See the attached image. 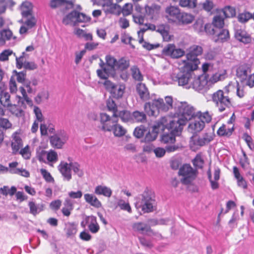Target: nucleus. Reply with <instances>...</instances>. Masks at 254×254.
Here are the masks:
<instances>
[{
	"label": "nucleus",
	"instance_id": "nucleus-11",
	"mask_svg": "<svg viewBox=\"0 0 254 254\" xmlns=\"http://www.w3.org/2000/svg\"><path fill=\"white\" fill-rule=\"evenodd\" d=\"M67 139L66 134L62 131L49 137L51 145L53 147L57 149H61Z\"/></svg>",
	"mask_w": 254,
	"mask_h": 254
},
{
	"label": "nucleus",
	"instance_id": "nucleus-13",
	"mask_svg": "<svg viewBox=\"0 0 254 254\" xmlns=\"http://www.w3.org/2000/svg\"><path fill=\"white\" fill-rule=\"evenodd\" d=\"M162 53L173 59H178L183 56L185 52L181 49L176 48L174 44H169L163 49Z\"/></svg>",
	"mask_w": 254,
	"mask_h": 254
},
{
	"label": "nucleus",
	"instance_id": "nucleus-19",
	"mask_svg": "<svg viewBox=\"0 0 254 254\" xmlns=\"http://www.w3.org/2000/svg\"><path fill=\"white\" fill-rule=\"evenodd\" d=\"M213 139L211 133H205L193 139V144L198 146H202L208 144Z\"/></svg>",
	"mask_w": 254,
	"mask_h": 254
},
{
	"label": "nucleus",
	"instance_id": "nucleus-58",
	"mask_svg": "<svg viewBox=\"0 0 254 254\" xmlns=\"http://www.w3.org/2000/svg\"><path fill=\"white\" fill-rule=\"evenodd\" d=\"M25 18L26 19L24 21V24L26 25L28 28H32L36 25L37 20L34 16H31L29 17Z\"/></svg>",
	"mask_w": 254,
	"mask_h": 254
},
{
	"label": "nucleus",
	"instance_id": "nucleus-20",
	"mask_svg": "<svg viewBox=\"0 0 254 254\" xmlns=\"http://www.w3.org/2000/svg\"><path fill=\"white\" fill-rule=\"evenodd\" d=\"M135 89L137 93L142 100L146 101L149 99V92L145 84L142 83H137L136 85Z\"/></svg>",
	"mask_w": 254,
	"mask_h": 254
},
{
	"label": "nucleus",
	"instance_id": "nucleus-1",
	"mask_svg": "<svg viewBox=\"0 0 254 254\" xmlns=\"http://www.w3.org/2000/svg\"><path fill=\"white\" fill-rule=\"evenodd\" d=\"M174 108L179 117L172 120V125L179 127L178 131V132H179L181 127H183L188 121L196 116L195 109L186 102H178L175 103Z\"/></svg>",
	"mask_w": 254,
	"mask_h": 254
},
{
	"label": "nucleus",
	"instance_id": "nucleus-55",
	"mask_svg": "<svg viewBox=\"0 0 254 254\" xmlns=\"http://www.w3.org/2000/svg\"><path fill=\"white\" fill-rule=\"evenodd\" d=\"M58 160V156L57 153L53 150L51 149L48 152L46 161L55 163Z\"/></svg>",
	"mask_w": 254,
	"mask_h": 254
},
{
	"label": "nucleus",
	"instance_id": "nucleus-10",
	"mask_svg": "<svg viewBox=\"0 0 254 254\" xmlns=\"http://www.w3.org/2000/svg\"><path fill=\"white\" fill-rule=\"evenodd\" d=\"M179 174L183 177L181 182L185 184L190 183L195 178L194 171L189 164H185L181 167Z\"/></svg>",
	"mask_w": 254,
	"mask_h": 254
},
{
	"label": "nucleus",
	"instance_id": "nucleus-59",
	"mask_svg": "<svg viewBox=\"0 0 254 254\" xmlns=\"http://www.w3.org/2000/svg\"><path fill=\"white\" fill-rule=\"evenodd\" d=\"M9 172L11 174H20L25 177H28L30 175L29 172L23 169H11Z\"/></svg>",
	"mask_w": 254,
	"mask_h": 254
},
{
	"label": "nucleus",
	"instance_id": "nucleus-50",
	"mask_svg": "<svg viewBox=\"0 0 254 254\" xmlns=\"http://www.w3.org/2000/svg\"><path fill=\"white\" fill-rule=\"evenodd\" d=\"M204 161L201 154H197L192 160V163L194 167L201 169L203 166Z\"/></svg>",
	"mask_w": 254,
	"mask_h": 254
},
{
	"label": "nucleus",
	"instance_id": "nucleus-37",
	"mask_svg": "<svg viewBox=\"0 0 254 254\" xmlns=\"http://www.w3.org/2000/svg\"><path fill=\"white\" fill-rule=\"evenodd\" d=\"M156 31L161 35L164 41H169L171 39V35L164 25L158 26Z\"/></svg>",
	"mask_w": 254,
	"mask_h": 254
},
{
	"label": "nucleus",
	"instance_id": "nucleus-51",
	"mask_svg": "<svg viewBox=\"0 0 254 254\" xmlns=\"http://www.w3.org/2000/svg\"><path fill=\"white\" fill-rule=\"evenodd\" d=\"M130 70L132 73V76L133 78L139 81H141L143 80V76L142 75L139 68L136 66H132Z\"/></svg>",
	"mask_w": 254,
	"mask_h": 254
},
{
	"label": "nucleus",
	"instance_id": "nucleus-52",
	"mask_svg": "<svg viewBox=\"0 0 254 254\" xmlns=\"http://www.w3.org/2000/svg\"><path fill=\"white\" fill-rule=\"evenodd\" d=\"M0 102L4 106H9L10 103V95L7 92H2L0 96Z\"/></svg>",
	"mask_w": 254,
	"mask_h": 254
},
{
	"label": "nucleus",
	"instance_id": "nucleus-54",
	"mask_svg": "<svg viewBox=\"0 0 254 254\" xmlns=\"http://www.w3.org/2000/svg\"><path fill=\"white\" fill-rule=\"evenodd\" d=\"M199 6H201L202 8L207 12L211 11L214 7V4L212 0H205V1L199 4Z\"/></svg>",
	"mask_w": 254,
	"mask_h": 254
},
{
	"label": "nucleus",
	"instance_id": "nucleus-62",
	"mask_svg": "<svg viewBox=\"0 0 254 254\" xmlns=\"http://www.w3.org/2000/svg\"><path fill=\"white\" fill-rule=\"evenodd\" d=\"M13 72L15 73L16 80L18 82L23 83L25 82L26 76V71L25 70L21 72H17L16 70H14Z\"/></svg>",
	"mask_w": 254,
	"mask_h": 254
},
{
	"label": "nucleus",
	"instance_id": "nucleus-2",
	"mask_svg": "<svg viewBox=\"0 0 254 254\" xmlns=\"http://www.w3.org/2000/svg\"><path fill=\"white\" fill-rule=\"evenodd\" d=\"M196 69L193 66L185 63L177 72L172 73L171 78L174 82H177L179 86L189 89V85L194 76L193 71Z\"/></svg>",
	"mask_w": 254,
	"mask_h": 254
},
{
	"label": "nucleus",
	"instance_id": "nucleus-57",
	"mask_svg": "<svg viewBox=\"0 0 254 254\" xmlns=\"http://www.w3.org/2000/svg\"><path fill=\"white\" fill-rule=\"evenodd\" d=\"M146 131V127L142 125L136 127L133 131L134 135L137 138L142 137Z\"/></svg>",
	"mask_w": 254,
	"mask_h": 254
},
{
	"label": "nucleus",
	"instance_id": "nucleus-25",
	"mask_svg": "<svg viewBox=\"0 0 254 254\" xmlns=\"http://www.w3.org/2000/svg\"><path fill=\"white\" fill-rule=\"evenodd\" d=\"M99 66L101 69L97 70V74L98 76L103 79H106L109 77V69L106 65V62L105 63L102 60H100Z\"/></svg>",
	"mask_w": 254,
	"mask_h": 254
},
{
	"label": "nucleus",
	"instance_id": "nucleus-27",
	"mask_svg": "<svg viewBox=\"0 0 254 254\" xmlns=\"http://www.w3.org/2000/svg\"><path fill=\"white\" fill-rule=\"evenodd\" d=\"M205 127V123L200 119L197 118L190 124L189 128L194 132H199L202 130Z\"/></svg>",
	"mask_w": 254,
	"mask_h": 254
},
{
	"label": "nucleus",
	"instance_id": "nucleus-30",
	"mask_svg": "<svg viewBox=\"0 0 254 254\" xmlns=\"http://www.w3.org/2000/svg\"><path fill=\"white\" fill-rule=\"evenodd\" d=\"M21 14L24 18L33 16L32 14V4L30 2L26 1L22 3Z\"/></svg>",
	"mask_w": 254,
	"mask_h": 254
},
{
	"label": "nucleus",
	"instance_id": "nucleus-28",
	"mask_svg": "<svg viewBox=\"0 0 254 254\" xmlns=\"http://www.w3.org/2000/svg\"><path fill=\"white\" fill-rule=\"evenodd\" d=\"M132 122L145 123L147 121L146 114L142 111H135L132 113Z\"/></svg>",
	"mask_w": 254,
	"mask_h": 254
},
{
	"label": "nucleus",
	"instance_id": "nucleus-41",
	"mask_svg": "<svg viewBox=\"0 0 254 254\" xmlns=\"http://www.w3.org/2000/svg\"><path fill=\"white\" fill-rule=\"evenodd\" d=\"M238 19L241 23H245L251 18L254 19V13L252 14L248 11L240 13L238 15Z\"/></svg>",
	"mask_w": 254,
	"mask_h": 254
},
{
	"label": "nucleus",
	"instance_id": "nucleus-45",
	"mask_svg": "<svg viewBox=\"0 0 254 254\" xmlns=\"http://www.w3.org/2000/svg\"><path fill=\"white\" fill-rule=\"evenodd\" d=\"M112 130L115 136L121 137L126 133V130L120 125L117 123L114 126Z\"/></svg>",
	"mask_w": 254,
	"mask_h": 254
},
{
	"label": "nucleus",
	"instance_id": "nucleus-44",
	"mask_svg": "<svg viewBox=\"0 0 254 254\" xmlns=\"http://www.w3.org/2000/svg\"><path fill=\"white\" fill-rule=\"evenodd\" d=\"M69 165L71 167V170H73L75 174L79 177H82L83 176V172L80 169V165L77 162H70Z\"/></svg>",
	"mask_w": 254,
	"mask_h": 254
},
{
	"label": "nucleus",
	"instance_id": "nucleus-56",
	"mask_svg": "<svg viewBox=\"0 0 254 254\" xmlns=\"http://www.w3.org/2000/svg\"><path fill=\"white\" fill-rule=\"evenodd\" d=\"M22 67L26 70H33L38 68V65L34 62L24 61L21 65V68Z\"/></svg>",
	"mask_w": 254,
	"mask_h": 254
},
{
	"label": "nucleus",
	"instance_id": "nucleus-7",
	"mask_svg": "<svg viewBox=\"0 0 254 254\" xmlns=\"http://www.w3.org/2000/svg\"><path fill=\"white\" fill-rule=\"evenodd\" d=\"M203 53L202 48L198 45H192L190 47L189 52L186 55L187 61L185 64L193 66L194 68H197L200 62L197 57L202 55Z\"/></svg>",
	"mask_w": 254,
	"mask_h": 254
},
{
	"label": "nucleus",
	"instance_id": "nucleus-26",
	"mask_svg": "<svg viewBox=\"0 0 254 254\" xmlns=\"http://www.w3.org/2000/svg\"><path fill=\"white\" fill-rule=\"evenodd\" d=\"M85 201L96 208H99L102 206L101 202L94 194L86 193L84 195Z\"/></svg>",
	"mask_w": 254,
	"mask_h": 254
},
{
	"label": "nucleus",
	"instance_id": "nucleus-46",
	"mask_svg": "<svg viewBox=\"0 0 254 254\" xmlns=\"http://www.w3.org/2000/svg\"><path fill=\"white\" fill-rule=\"evenodd\" d=\"M110 92L114 98L118 99L122 97L124 93V88L121 86L116 85L114 88L111 89Z\"/></svg>",
	"mask_w": 254,
	"mask_h": 254
},
{
	"label": "nucleus",
	"instance_id": "nucleus-39",
	"mask_svg": "<svg viewBox=\"0 0 254 254\" xmlns=\"http://www.w3.org/2000/svg\"><path fill=\"white\" fill-rule=\"evenodd\" d=\"M47 153L48 152L40 146L36 149V157L40 162L46 163Z\"/></svg>",
	"mask_w": 254,
	"mask_h": 254
},
{
	"label": "nucleus",
	"instance_id": "nucleus-18",
	"mask_svg": "<svg viewBox=\"0 0 254 254\" xmlns=\"http://www.w3.org/2000/svg\"><path fill=\"white\" fill-rule=\"evenodd\" d=\"M235 38L239 42L244 44H248L251 42L250 35L244 29L235 28Z\"/></svg>",
	"mask_w": 254,
	"mask_h": 254
},
{
	"label": "nucleus",
	"instance_id": "nucleus-35",
	"mask_svg": "<svg viewBox=\"0 0 254 254\" xmlns=\"http://www.w3.org/2000/svg\"><path fill=\"white\" fill-rule=\"evenodd\" d=\"M132 113L126 110H123L117 113V118L120 117L122 121L124 122H132V118L131 117Z\"/></svg>",
	"mask_w": 254,
	"mask_h": 254
},
{
	"label": "nucleus",
	"instance_id": "nucleus-34",
	"mask_svg": "<svg viewBox=\"0 0 254 254\" xmlns=\"http://www.w3.org/2000/svg\"><path fill=\"white\" fill-rule=\"evenodd\" d=\"M194 17L192 15L186 12H181L177 20L183 24H189L191 23Z\"/></svg>",
	"mask_w": 254,
	"mask_h": 254
},
{
	"label": "nucleus",
	"instance_id": "nucleus-31",
	"mask_svg": "<svg viewBox=\"0 0 254 254\" xmlns=\"http://www.w3.org/2000/svg\"><path fill=\"white\" fill-rule=\"evenodd\" d=\"M28 206L30 209V213L34 216H36L43 211L44 208L43 204H36L33 201H29Z\"/></svg>",
	"mask_w": 254,
	"mask_h": 254
},
{
	"label": "nucleus",
	"instance_id": "nucleus-53",
	"mask_svg": "<svg viewBox=\"0 0 254 254\" xmlns=\"http://www.w3.org/2000/svg\"><path fill=\"white\" fill-rule=\"evenodd\" d=\"M77 232V226L74 223H68L66 227V234L67 237L74 235Z\"/></svg>",
	"mask_w": 254,
	"mask_h": 254
},
{
	"label": "nucleus",
	"instance_id": "nucleus-5",
	"mask_svg": "<svg viewBox=\"0 0 254 254\" xmlns=\"http://www.w3.org/2000/svg\"><path fill=\"white\" fill-rule=\"evenodd\" d=\"M144 109L149 116H157L160 111L167 112L170 108L164 102L163 99L154 100L152 102L145 103Z\"/></svg>",
	"mask_w": 254,
	"mask_h": 254
},
{
	"label": "nucleus",
	"instance_id": "nucleus-8",
	"mask_svg": "<svg viewBox=\"0 0 254 254\" xmlns=\"http://www.w3.org/2000/svg\"><path fill=\"white\" fill-rule=\"evenodd\" d=\"M208 80L203 76L196 77L194 74L193 79L189 84V89L192 88L200 92H204L208 89Z\"/></svg>",
	"mask_w": 254,
	"mask_h": 254
},
{
	"label": "nucleus",
	"instance_id": "nucleus-38",
	"mask_svg": "<svg viewBox=\"0 0 254 254\" xmlns=\"http://www.w3.org/2000/svg\"><path fill=\"white\" fill-rule=\"evenodd\" d=\"M106 106L108 111L113 112V115H114V117L117 116V113L118 112L117 106L113 98H109L107 100Z\"/></svg>",
	"mask_w": 254,
	"mask_h": 254
},
{
	"label": "nucleus",
	"instance_id": "nucleus-64",
	"mask_svg": "<svg viewBox=\"0 0 254 254\" xmlns=\"http://www.w3.org/2000/svg\"><path fill=\"white\" fill-rule=\"evenodd\" d=\"M133 21L139 25H143L144 21V16L141 13L133 14L132 15Z\"/></svg>",
	"mask_w": 254,
	"mask_h": 254
},
{
	"label": "nucleus",
	"instance_id": "nucleus-6",
	"mask_svg": "<svg viewBox=\"0 0 254 254\" xmlns=\"http://www.w3.org/2000/svg\"><path fill=\"white\" fill-rule=\"evenodd\" d=\"M166 127L169 132H165L162 134L161 139V142L165 144L174 143L176 141V136H179L181 134L183 127H181L180 132H178L179 127L178 126H173L171 120L170 121L169 124L166 126Z\"/></svg>",
	"mask_w": 254,
	"mask_h": 254
},
{
	"label": "nucleus",
	"instance_id": "nucleus-21",
	"mask_svg": "<svg viewBox=\"0 0 254 254\" xmlns=\"http://www.w3.org/2000/svg\"><path fill=\"white\" fill-rule=\"evenodd\" d=\"M166 13L167 17L169 19H172L175 21H177L181 14L180 9L178 7L171 6L166 8Z\"/></svg>",
	"mask_w": 254,
	"mask_h": 254
},
{
	"label": "nucleus",
	"instance_id": "nucleus-60",
	"mask_svg": "<svg viewBox=\"0 0 254 254\" xmlns=\"http://www.w3.org/2000/svg\"><path fill=\"white\" fill-rule=\"evenodd\" d=\"M204 29L208 35L214 36L217 29H216L212 24L207 23L205 25Z\"/></svg>",
	"mask_w": 254,
	"mask_h": 254
},
{
	"label": "nucleus",
	"instance_id": "nucleus-12",
	"mask_svg": "<svg viewBox=\"0 0 254 254\" xmlns=\"http://www.w3.org/2000/svg\"><path fill=\"white\" fill-rule=\"evenodd\" d=\"M163 120L164 119H162L161 121L156 123L152 126L151 129L148 130L144 137V142H151L157 138L159 130L164 129Z\"/></svg>",
	"mask_w": 254,
	"mask_h": 254
},
{
	"label": "nucleus",
	"instance_id": "nucleus-40",
	"mask_svg": "<svg viewBox=\"0 0 254 254\" xmlns=\"http://www.w3.org/2000/svg\"><path fill=\"white\" fill-rule=\"evenodd\" d=\"M17 190V189L14 186H12L10 188L8 186H4L0 188V193L4 196L9 194L10 196L13 195Z\"/></svg>",
	"mask_w": 254,
	"mask_h": 254
},
{
	"label": "nucleus",
	"instance_id": "nucleus-49",
	"mask_svg": "<svg viewBox=\"0 0 254 254\" xmlns=\"http://www.w3.org/2000/svg\"><path fill=\"white\" fill-rule=\"evenodd\" d=\"M223 15L226 18L233 17L236 15V10L230 6H225L222 10Z\"/></svg>",
	"mask_w": 254,
	"mask_h": 254
},
{
	"label": "nucleus",
	"instance_id": "nucleus-9",
	"mask_svg": "<svg viewBox=\"0 0 254 254\" xmlns=\"http://www.w3.org/2000/svg\"><path fill=\"white\" fill-rule=\"evenodd\" d=\"M100 122L102 125V129L104 131H110L112 130L115 125L117 123L118 119L117 116L112 115L111 117L107 113H102L100 115Z\"/></svg>",
	"mask_w": 254,
	"mask_h": 254
},
{
	"label": "nucleus",
	"instance_id": "nucleus-32",
	"mask_svg": "<svg viewBox=\"0 0 254 254\" xmlns=\"http://www.w3.org/2000/svg\"><path fill=\"white\" fill-rule=\"evenodd\" d=\"M226 77V71L223 70L217 72L213 74L210 78L208 83H215L218 81L224 80Z\"/></svg>",
	"mask_w": 254,
	"mask_h": 254
},
{
	"label": "nucleus",
	"instance_id": "nucleus-22",
	"mask_svg": "<svg viewBox=\"0 0 254 254\" xmlns=\"http://www.w3.org/2000/svg\"><path fill=\"white\" fill-rule=\"evenodd\" d=\"M146 14L150 19L155 18L159 13L160 6L156 4H152L150 6L146 5L145 7Z\"/></svg>",
	"mask_w": 254,
	"mask_h": 254
},
{
	"label": "nucleus",
	"instance_id": "nucleus-47",
	"mask_svg": "<svg viewBox=\"0 0 254 254\" xmlns=\"http://www.w3.org/2000/svg\"><path fill=\"white\" fill-rule=\"evenodd\" d=\"M8 107L10 113L16 117H22L24 115L23 111L18 106L10 104Z\"/></svg>",
	"mask_w": 254,
	"mask_h": 254
},
{
	"label": "nucleus",
	"instance_id": "nucleus-14",
	"mask_svg": "<svg viewBox=\"0 0 254 254\" xmlns=\"http://www.w3.org/2000/svg\"><path fill=\"white\" fill-rule=\"evenodd\" d=\"M132 229L134 231L141 234H146L148 236L155 235V233L151 228L149 225L141 222H135L132 224Z\"/></svg>",
	"mask_w": 254,
	"mask_h": 254
},
{
	"label": "nucleus",
	"instance_id": "nucleus-15",
	"mask_svg": "<svg viewBox=\"0 0 254 254\" xmlns=\"http://www.w3.org/2000/svg\"><path fill=\"white\" fill-rule=\"evenodd\" d=\"M230 37L229 32L227 29L219 28L216 31L215 35L212 37V40L216 43H223L227 42Z\"/></svg>",
	"mask_w": 254,
	"mask_h": 254
},
{
	"label": "nucleus",
	"instance_id": "nucleus-3",
	"mask_svg": "<svg viewBox=\"0 0 254 254\" xmlns=\"http://www.w3.org/2000/svg\"><path fill=\"white\" fill-rule=\"evenodd\" d=\"M154 193L148 189H146L142 193L135 198V206L137 209L140 208L144 213H150L154 210L156 200Z\"/></svg>",
	"mask_w": 254,
	"mask_h": 254
},
{
	"label": "nucleus",
	"instance_id": "nucleus-17",
	"mask_svg": "<svg viewBox=\"0 0 254 254\" xmlns=\"http://www.w3.org/2000/svg\"><path fill=\"white\" fill-rule=\"evenodd\" d=\"M20 134V131L17 130L14 132L11 136L12 140L11 145L12 149V152L14 154L17 153L22 146V141Z\"/></svg>",
	"mask_w": 254,
	"mask_h": 254
},
{
	"label": "nucleus",
	"instance_id": "nucleus-43",
	"mask_svg": "<svg viewBox=\"0 0 254 254\" xmlns=\"http://www.w3.org/2000/svg\"><path fill=\"white\" fill-rule=\"evenodd\" d=\"M196 115L198 116V118L202 121L204 123H208L210 122L212 120V115L208 111H206L203 113L198 112Z\"/></svg>",
	"mask_w": 254,
	"mask_h": 254
},
{
	"label": "nucleus",
	"instance_id": "nucleus-36",
	"mask_svg": "<svg viewBox=\"0 0 254 254\" xmlns=\"http://www.w3.org/2000/svg\"><path fill=\"white\" fill-rule=\"evenodd\" d=\"M129 60L126 58H122L117 62L116 69L124 71L129 66Z\"/></svg>",
	"mask_w": 254,
	"mask_h": 254
},
{
	"label": "nucleus",
	"instance_id": "nucleus-63",
	"mask_svg": "<svg viewBox=\"0 0 254 254\" xmlns=\"http://www.w3.org/2000/svg\"><path fill=\"white\" fill-rule=\"evenodd\" d=\"M12 54H13L12 50L10 49L4 50L0 54V61L2 62L7 61L8 57Z\"/></svg>",
	"mask_w": 254,
	"mask_h": 254
},
{
	"label": "nucleus",
	"instance_id": "nucleus-16",
	"mask_svg": "<svg viewBox=\"0 0 254 254\" xmlns=\"http://www.w3.org/2000/svg\"><path fill=\"white\" fill-rule=\"evenodd\" d=\"M58 169L64 181L69 182L72 178L71 167L69 163L62 161L58 166Z\"/></svg>",
	"mask_w": 254,
	"mask_h": 254
},
{
	"label": "nucleus",
	"instance_id": "nucleus-29",
	"mask_svg": "<svg viewBox=\"0 0 254 254\" xmlns=\"http://www.w3.org/2000/svg\"><path fill=\"white\" fill-rule=\"evenodd\" d=\"M95 193L98 195H103L105 196L110 197L112 194V191L109 188L106 186H97L95 189Z\"/></svg>",
	"mask_w": 254,
	"mask_h": 254
},
{
	"label": "nucleus",
	"instance_id": "nucleus-23",
	"mask_svg": "<svg viewBox=\"0 0 254 254\" xmlns=\"http://www.w3.org/2000/svg\"><path fill=\"white\" fill-rule=\"evenodd\" d=\"M106 65L109 69V76L110 74L115 72L116 69L118 61L110 55H106L105 57Z\"/></svg>",
	"mask_w": 254,
	"mask_h": 254
},
{
	"label": "nucleus",
	"instance_id": "nucleus-42",
	"mask_svg": "<svg viewBox=\"0 0 254 254\" xmlns=\"http://www.w3.org/2000/svg\"><path fill=\"white\" fill-rule=\"evenodd\" d=\"M248 68L245 65H241L237 69V75L242 80L246 79L248 76Z\"/></svg>",
	"mask_w": 254,
	"mask_h": 254
},
{
	"label": "nucleus",
	"instance_id": "nucleus-33",
	"mask_svg": "<svg viewBox=\"0 0 254 254\" xmlns=\"http://www.w3.org/2000/svg\"><path fill=\"white\" fill-rule=\"evenodd\" d=\"M174 2H178L179 5L183 7L194 8L196 7L197 0H172Z\"/></svg>",
	"mask_w": 254,
	"mask_h": 254
},
{
	"label": "nucleus",
	"instance_id": "nucleus-4",
	"mask_svg": "<svg viewBox=\"0 0 254 254\" xmlns=\"http://www.w3.org/2000/svg\"><path fill=\"white\" fill-rule=\"evenodd\" d=\"M212 100L220 112L232 107V99L228 95H224L222 90H218L212 94Z\"/></svg>",
	"mask_w": 254,
	"mask_h": 254
},
{
	"label": "nucleus",
	"instance_id": "nucleus-61",
	"mask_svg": "<svg viewBox=\"0 0 254 254\" xmlns=\"http://www.w3.org/2000/svg\"><path fill=\"white\" fill-rule=\"evenodd\" d=\"M138 239L140 243L142 246L149 249H151L153 247V245L151 241L147 239L144 237H139Z\"/></svg>",
	"mask_w": 254,
	"mask_h": 254
},
{
	"label": "nucleus",
	"instance_id": "nucleus-48",
	"mask_svg": "<svg viewBox=\"0 0 254 254\" xmlns=\"http://www.w3.org/2000/svg\"><path fill=\"white\" fill-rule=\"evenodd\" d=\"M212 25L216 29L223 28L224 25V19L220 15H216L213 17Z\"/></svg>",
	"mask_w": 254,
	"mask_h": 254
},
{
	"label": "nucleus",
	"instance_id": "nucleus-24",
	"mask_svg": "<svg viewBox=\"0 0 254 254\" xmlns=\"http://www.w3.org/2000/svg\"><path fill=\"white\" fill-rule=\"evenodd\" d=\"M50 5L52 8H56L60 6H65L66 9L72 8V2L68 0H51Z\"/></svg>",
	"mask_w": 254,
	"mask_h": 254
}]
</instances>
